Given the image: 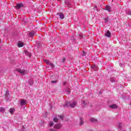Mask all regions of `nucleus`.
I'll return each mask as SVG.
<instances>
[{"label":"nucleus","instance_id":"nucleus-1","mask_svg":"<svg viewBox=\"0 0 131 131\" xmlns=\"http://www.w3.org/2000/svg\"><path fill=\"white\" fill-rule=\"evenodd\" d=\"M67 107H71V108H74L76 106V102H73V103L67 102L65 104Z\"/></svg>","mask_w":131,"mask_h":131},{"label":"nucleus","instance_id":"nucleus-2","mask_svg":"<svg viewBox=\"0 0 131 131\" xmlns=\"http://www.w3.org/2000/svg\"><path fill=\"white\" fill-rule=\"evenodd\" d=\"M17 71L20 73V74H21V75H24L25 74L26 71L25 70H20L19 69H17Z\"/></svg>","mask_w":131,"mask_h":131},{"label":"nucleus","instance_id":"nucleus-3","mask_svg":"<svg viewBox=\"0 0 131 131\" xmlns=\"http://www.w3.org/2000/svg\"><path fill=\"white\" fill-rule=\"evenodd\" d=\"M23 4L22 3H18L16 4V6H15V8L17 9H20V8H23Z\"/></svg>","mask_w":131,"mask_h":131},{"label":"nucleus","instance_id":"nucleus-4","mask_svg":"<svg viewBox=\"0 0 131 131\" xmlns=\"http://www.w3.org/2000/svg\"><path fill=\"white\" fill-rule=\"evenodd\" d=\"M62 125L61 124H56L54 125V128H56V129H59V128H61Z\"/></svg>","mask_w":131,"mask_h":131},{"label":"nucleus","instance_id":"nucleus-5","mask_svg":"<svg viewBox=\"0 0 131 131\" xmlns=\"http://www.w3.org/2000/svg\"><path fill=\"white\" fill-rule=\"evenodd\" d=\"M91 68L92 69H93V70H95V71H97V70H98V69H99V68L98 67V66L93 64L91 66Z\"/></svg>","mask_w":131,"mask_h":131},{"label":"nucleus","instance_id":"nucleus-6","mask_svg":"<svg viewBox=\"0 0 131 131\" xmlns=\"http://www.w3.org/2000/svg\"><path fill=\"white\" fill-rule=\"evenodd\" d=\"M105 36H106V37H111V33H110V31H107L105 33Z\"/></svg>","mask_w":131,"mask_h":131},{"label":"nucleus","instance_id":"nucleus-7","mask_svg":"<svg viewBox=\"0 0 131 131\" xmlns=\"http://www.w3.org/2000/svg\"><path fill=\"white\" fill-rule=\"evenodd\" d=\"M27 103L26 100L25 99H21L20 100V104L21 105H26Z\"/></svg>","mask_w":131,"mask_h":131},{"label":"nucleus","instance_id":"nucleus-8","mask_svg":"<svg viewBox=\"0 0 131 131\" xmlns=\"http://www.w3.org/2000/svg\"><path fill=\"white\" fill-rule=\"evenodd\" d=\"M105 10L108 11V12H111V7L110 6L106 5L105 6Z\"/></svg>","mask_w":131,"mask_h":131},{"label":"nucleus","instance_id":"nucleus-9","mask_svg":"<svg viewBox=\"0 0 131 131\" xmlns=\"http://www.w3.org/2000/svg\"><path fill=\"white\" fill-rule=\"evenodd\" d=\"M117 107V105L116 104H112L110 105V108H112V109H116Z\"/></svg>","mask_w":131,"mask_h":131},{"label":"nucleus","instance_id":"nucleus-10","mask_svg":"<svg viewBox=\"0 0 131 131\" xmlns=\"http://www.w3.org/2000/svg\"><path fill=\"white\" fill-rule=\"evenodd\" d=\"M18 48H22L24 46V44L23 43V42L19 41L17 45Z\"/></svg>","mask_w":131,"mask_h":131},{"label":"nucleus","instance_id":"nucleus-11","mask_svg":"<svg viewBox=\"0 0 131 131\" xmlns=\"http://www.w3.org/2000/svg\"><path fill=\"white\" fill-rule=\"evenodd\" d=\"M9 112L10 113V114H14V112H15V108H11L9 110Z\"/></svg>","mask_w":131,"mask_h":131},{"label":"nucleus","instance_id":"nucleus-12","mask_svg":"<svg viewBox=\"0 0 131 131\" xmlns=\"http://www.w3.org/2000/svg\"><path fill=\"white\" fill-rule=\"evenodd\" d=\"M90 120L91 122H97L98 121V120L96 119L95 118H91L90 119Z\"/></svg>","mask_w":131,"mask_h":131},{"label":"nucleus","instance_id":"nucleus-13","mask_svg":"<svg viewBox=\"0 0 131 131\" xmlns=\"http://www.w3.org/2000/svg\"><path fill=\"white\" fill-rule=\"evenodd\" d=\"M43 62H45L47 65H49L51 62L47 59H43Z\"/></svg>","mask_w":131,"mask_h":131},{"label":"nucleus","instance_id":"nucleus-14","mask_svg":"<svg viewBox=\"0 0 131 131\" xmlns=\"http://www.w3.org/2000/svg\"><path fill=\"white\" fill-rule=\"evenodd\" d=\"M110 20V19L109 18V17H105L104 18V22H105V23H108V22H109Z\"/></svg>","mask_w":131,"mask_h":131},{"label":"nucleus","instance_id":"nucleus-15","mask_svg":"<svg viewBox=\"0 0 131 131\" xmlns=\"http://www.w3.org/2000/svg\"><path fill=\"white\" fill-rule=\"evenodd\" d=\"M48 125L49 126H50V127L53 126V125H54V122H49L48 123Z\"/></svg>","mask_w":131,"mask_h":131},{"label":"nucleus","instance_id":"nucleus-16","mask_svg":"<svg viewBox=\"0 0 131 131\" xmlns=\"http://www.w3.org/2000/svg\"><path fill=\"white\" fill-rule=\"evenodd\" d=\"M59 17H60V19H64V14L63 13H60Z\"/></svg>","mask_w":131,"mask_h":131},{"label":"nucleus","instance_id":"nucleus-17","mask_svg":"<svg viewBox=\"0 0 131 131\" xmlns=\"http://www.w3.org/2000/svg\"><path fill=\"white\" fill-rule=\"evenodd\" d=\"M80 125H82V124H83L84 122H83V120L82 119V118H80Z\"/></svg>","mask_w":131,"mask_h":131},{"label":"nucleus","instance_id":"nucleus-18","mask_svg":"<svg viewBox=\"0 0 131 131\" xmlns=\"http://www.w3.org/2000/svg\"><path fill=\"white\" fill-rule=\"evenodd\" d=\"M5 111V108L4 107H0V112H4Z\"/></svg>","mask_w":131,"mask_h":131},{"label":"nucleus","instance_id":"nucleus-19","mask_svg":"<svg viewBox=\"0 0 131 131\" xmlns=\"http://www.w3.org/2000/svg\"><path fill=\"white\" fill-rule=\"evenodd\" d=\"M49 65H50L52 68H54V64H53L52 62H50Z\"/></svg>","mask_w":131,"mask_h":131},{"label":"nucleus","instance_id":"nucleus-20","mask_svg":"<svg viewBox=\"0 0 131 131\" xmlns=\"http://www.w3.org/2000/svg\"><path fill=\"white\" fill-rule=\"evenodd\" d=\"M58 118H54V122H58Z\"/></svg>","mask_w":131,"mask_h":131},{"label":"nucleus","instance_id":"nucleus-21","mask_svg":"<svg viewBox=\"0 0 131 131\" xmlns=\"http://www.w3.org/2000/svg\"><path fill=\"white\" fill-rule=\"evenodd\" d=\"M29 35H30V36H33V35H34V33H33V32H30Z\"/></svg>","mask_w":131,"mask_h":131},{"label":"nucleus","instance_id":"nucleus-22","mask_svg":"<svg viewBox=\"0 0 131 131\" xmlns=\"http://www.w3.org/2000/svg\"><path fill=\"white\" fill-rule=\"evenodd\" d=\"M58 117H59V118H60L61 120H63V117H64V116L63 115H60V116H59Z\"/></svg>","mask_w":131,"mask_h":131},{"label":"nucleus","instance_id":"nucleus-23","mask_svg":"<svg viewBox=\"0 0 131 131\" xmlns=\"http://www.w3.org/2000/svg\"><path fill=\"white\" fill-rule=\"evenodd\" d=\"M66 60V59L65 58H62V62H63V63H64V62H65Z\"/></svg>","mask_w":131,"mask_h":131},{"label":"nucleus","instance_id":"nucleus-24","mask_svg":"<svg viewBox=\"0 0 131 131\" xmlns=\"http://www.w3.org/2000/svg\"><path fill=\"white\" fill-rule=\"evenodd\" d=\"M52 83H56V81H52Z\"/></svg>","mask_w":131,"mask_h":131},{"label":"nucleus","instance_id":"nucleus-25","mask_svg":"<svg viewBox=\"0 0 131 131\" xmlns=\"http://www.w3.org/2000/svg\"><path fill=\"white\" fill-rule=\"evenodd\" d=\"M82 105H85V101H83L82 103Z\"/></svg>","mask_w":131,"mask_h":131},{"label":"nucleus","instance_id":"nucleus-26","mask_svg":"<svg viewBox=\"0 0 131 131\" xmlns=\"http://www.w3.org/2000/svg\"><path fill=\"white\" fill-rule=\"evenodd\" d=\"M118 127L120 129H121V125H118Z\"/></svg>","mask_w":131,"mask_h":131},{"label":"nucleus","instance_id":"nucleus-27","mask_svg":"<svg viewBox=\"0 0 131 131\" xmlns=\"http://www.w3.org/2000/svg\"><path fill=\"white\" fill-rule=\"evenodd\" d=\"M65 4H66V5H67V1H65Z\"/></svg>","mask_w":131,"mask_h":131},{"label":"nucleus","instance_id":"nucleus-28","mask_svg":"<svg viewBox=\"0 0 131 131\" xmlns=\"http://www.w3.org/2000/svg\"><path fill=\"white\" fill-rule=\"evenodd\" d=\"M79 36H80V37H82V35H80Z\"/></svg>","mask_w":131,"mask_h":131},{"label":"nucleus","instance_id":"nucleus-29","mask_svg":"<svg viewBox=\"0 0 131 131\" xmlns=\"http://www.w3.org/2000/svg\"><path fill=\"white\" fill-rule=\"evenodd\" d=\"M29 56H31V54H30V53H29Z\"/></svg>","mask_w":131,"mask_h":131},{"label":"nucleus","instance_id":"nucleus-30","mask_svg":"<svg viewBox=\"0 0 131 131\" xmlns=\"http://www.w3.org/2000/svg\"><path fill=\"white\" fill-rule=\"evenodd\" d=\"M2 42V39H0V43Z\"/></svg>","mask_w":131,"mask_h":131},{"label":"nucleus","instance_id":"nucleus-31","mask_svg":"<svg viewBox=\"0 0 131 131\" xmlns=\"http://www.w3.org/2000/svg\"><path fill=\"white\" fill-rule=\"evenodd\" d=\"M58 2H61V0H57Z\"/></svg>","mask_w":131,"mask_h":131},{"label":"nucleus","instance_id":"nucleus-32","mask_svg":"<svg viewBox=\"0 0 131 131\" xmlns=\"http://www.w3.org/2000/svg\"><path fill=\"white\" fill-rule=\"evenodd\" d=\"M110 81H112V79H110Z\"/></svg>","mask_w":131,"mask_h":131},{"label":"nucleus","instance_id":"nucleus-33","mask_svg":"<svg viewBox=\"0 0 131 131\" xmlns=\"http://www.w3.org/2000/svg\"><path fill=\"white\" fill-rule=\"evenodd\" d=\"M68 93H69V94H70V91H69Z\"/></svg>","mask_w":131,"mask_h":131},{"label":"nucleus","instance_id":"nucleus-34","mask_svg":"<svg viewBox=\"0 0 131 131\" xmlns=\"http://www.w3.org/2000/svg\"><path fill=\"white\" fill-rule=\"evenodd\" d=\"M130 105H131V103H130Z\"/></svg>","mask_w":131,"mask_h":131}]
</instances>
